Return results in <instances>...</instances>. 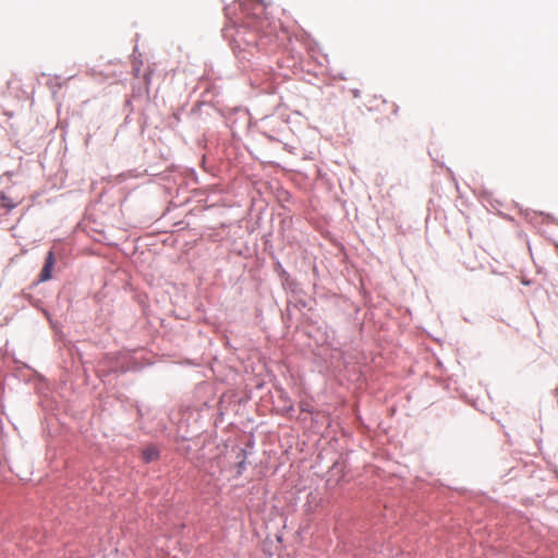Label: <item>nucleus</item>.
<instances>
[{"label":"nucleus","mask_w":558,"mask_h":558,"mask_svg":"<svg viewBox=\"0 0 558 558\" xmlns=\"http://www.w3.org/2000/svg\"><path fill=\"white\" fill-rule=\"evenodd\" d=\"M23 199L24 196L15 194L13 189H8L7 191L0 192V204L8 211L20 205Z\"/></svg>","instance_id":"f257e3e1"},{"label":"nucleus","mask_w":558,"mask_h":558,"mask_svg":"<svg viewBox=\"0 0 558 558\" xmlns=\"http://www.w3.org/2000/svg\"><path fill=\"white\" fill-rule=\"evenodd\" d=\"M54 262V253L49 251L45 259V265L39 275V281L44 282L51 279Z\"/></svg>","instance_id":"f03ea898"},{"label":"nucleus","mask_w":558,"mask_h":558,"mask_svg":"<svg viewBox=\"0 0 558 558\" xmlns=\"http://www.w3.org/2000/svg\"><path fill=\"white\" fill-rule=\"evenodd\" d=\"M143 460L145 462H151L158 459L159 451L155 447H147L142 452Z\"/></svg>","instance_id":"7ed1b4c3"}]
</instances>
